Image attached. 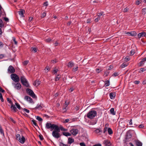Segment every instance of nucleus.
I'll return each instance as SVG.
<instances>
[{
    "label": "nucleus",
    "instance_id": "4468645a",
    "mask_svg": "<svg viewBox=\"0 0 146 146\" xmlns=\"http://www.w3.org/2000/svg\"><path fill=\"white\" fill-rule=\"evenodd\" d=\"M146 61V57L143 58L139 62V66H141L144 64L145 61Z\"/></svg>",
    "mask_w": 146,
    "mask_h": 146
},
{
    "label": "nucleus",
    "instance_id": "5701e85b",
    "mask_svg": "<svg viewBox=\"0 0 146 146\" xmlns=\"http://www.w3.org/2000/svg\"><path fill=\"white\" fill-rule=\"evenodd\" d=\"M110 113L113 115H115V113L114 111V109L113 108H111L110 110Z\"/></svg>",
    "mask_w": 146,
    "mask_h": 146
},
{
    "label": "nucleus",
    "instance_id": "680f3d73",
    "mask_svg": "<svg viewBox=\"0 0 146 146\" xmlns=\"http://www.w3.org/2000/svg\"><path fill=\"white\" fill-rule=\"evenodd\" d=\"M39 137L40 138V140H42L43 139V138L42 136V135H39Z\"/></svg>",
    "mask_w": 146,
    "mask_h": 146
},
{
    "label": "nucleus",
    "instance_id": "1a4fd4ad",
    "mask_svg": "<svg viewBox=\"0 0 146 146\" xmlns=\"http://www.w3.org/2000/svg\"><path fill=\"white\" fill-rule=\"evenodd\" d=\"M13 84L14 86V88L17 90H20L21 87V85L19 83H17L16 84L13 83Z\"/></svg>",
    "mask_w": 146,
    "mask_h": 146
},
{
    "label": "nucleus",
    "instance_id": "bb28decb",
    "mask_svg": "<svg viewBox=\"0 0 146 146\" xmlns=\"http://www.w3.org/2000/svg\"><path fill=\"white\" fill-rule=\"evenodd\" d=\"M60 130V129L61 130L64 131H67V129H65L62 126H60L59 127Z\"/></svg>",
    "mask_w": 146,
    "mask_h": 146
},
{
    "label": "nucleus",
    "instance_id": "f704fd0d",
    "mask_svg": "<svg viewBox=\"0 0 146 146\" xmlns=\"http://www.w3.org/2000/svg\"><path fill=\"white\" fill-rule=\"evenodd\" d=\"M36 119L39 121H41L42 120V119L38 116H37L36 117Z\"/></svg>",
    "mask_w": 146,
    "mask_h": 146
},
{
    "label": "nucleus",
    "instance_id": "8fccbe9b",
    "mask_svg": "<svg viewBox=\"0 0 146 146\" xmlns=\"http://www.w3.org/2000/svg\"><path fill=\"white\" fill-rule=\"evenodd\" d=\"M46 14L44 12L43 13L42 15H41V17L42 18H44L46 16Z\"/></svg>",
    "mask_w": 146,
    "mask_h": 146
},
{
    "label": "nucleus",
    "instance_id": "a19ab883",
    "mask_svg": "<svg viewBox=\"0 0 146 146\" xmlns=\"http://www.w3.org/2000/svg\"><path fill=\"white\" fill-rule=\"evenodd\" d=\"M50 69L47 66L46 68L44 69L45 70V72H47L48 71H49Z\"/></svg>",
    "mask_w": 146,
    "mask_h": 146
},
{
    "label": "nucleus",
    "instance_id": "58836bf2",
    "mask_svg": "<svg viewBox=\"0 0 146 146\" xmlns=\"http://www.w3.org/2000/svg\"><path fill=\"white\" fill-rule=\"evenodd\" d=\"M131 135L130 134H129L126 135V139H128L130 138L131 137Z\"/></svg>",
    "mask_w": 146,
    "mask_h": 146
},
{
    "label": "nucleus",
    "instance_id": "aec40b11",
    "mask_svg": "<svg viewBox=\"0 0 146 146\" xmlns=\"http://www.w3.org/2000/svg\"><path fill=\"white\" fill-rule=\"evenodd\" d=\"M74 65V63L72 62H70L68 63V66L69 68H71Z\"/></svg>",
    "mask_w": 146,
    "mask_h": 146
},
{
    "label": "nucleus",
    "instance_id": "f3484780",
    "mask_svg": "<svg viewBox=\"0 0 146 146\" xmlns=\"http://www.w3.org/2000/svg\"><path fill=\"white\" fill-rule=\"evenodd\" d=\"M74 142V139H73L69 137L68 139V143L69 144H71Z\"/></svg>",
    "mask_w": 146,
    "mask_h": 146
},
{
    "label": "nucleus",
    "instance_id": "603ef678",
    "mask_svg": "<svg viewBox=\"0 0 146 146\" xmlns=\"http://www.w3.org/2000/svg\"><path fill=\"white\" fill-rule=\"evenodd\" d=\"M13 40L14 42V44H17V42L15 38L14 37H13Z\"/></svg>",
    "mask_w": 146,
    "mask_h": 146
},
{
    "label": "nucleus",
    "instance_id": "20e7f679",
    "mask_svg": "<svg viewBox=\"0 0 146 146\" xmlns=\"http://www.w3.org/2000/svg\"><path fill=\"white\" fill-rule=\"evenodd\" d=\"M20 79L21 83L23 85L27 87L29 86L27 81L24 76H21L20 78Z\"/></svg>",
    "mask_w": 146,
    "mask_h": 146
},
{
    "label": "nucleus",
    "instance_id": "69168bd1",
    "mask_svg": "<svg viewBox=\"0 0 146 146\" xmlns=\"http://www.w3.org/2000/svg\"><path fill=\"white\" fill-rule=\"evenodd\" d=\"M107 128L106 127H105L104 129L103 132L104 133H105V132L107 131Z\"/></svg>",
    "mask_w": 146,
    "mask_h": 146
},
{
    "label": "nucleus",
    "instance_id": "c756f323",
    "mask_svg": "<svg viewBox=\"0 0 146 146\" xmlns=\"http://www.w3.org/2000/svg\"><path fill=\"white\" fill-rule=\"evenodd\" d=\"M95 131L97 133H98L102 132V131L99 129H97L95 130Z\"/></svg>",
    "mask_w": 146,
    "mask_h": 146
},
{
    "label": "nucleus",
    "instance_id": "a211bd4d",
    "mask_svg": "<svg viewBox=\"0 0 146 146\" xmlns=\"http://www.w3.org/2000/svg\"><path fill=\"white\" fill-rule=\"evenodd\" d=\"M135 143L136 146H142V143L139 140L136 141Z\"/></svg>",
    "mask_w": 146,
    "mask_h": 146
},
{
    "label": "nucleus",
    "instance_id": "a18cd8bd",
    "mask_svg": "<svg viewBox=\"0 0 146 146\" xmlns=\"http://www.w3.org/2000/svg\"><path fill=\"white\" fill-rule=\"evenodd\" d=\"M67 110V107H66L64 105V106L63 108V110L64 111V112L66 111Z\"/></svg>",
    "mask_w": 146,
    "mask_h": 146
},
{
    "label": "nucleus",
    "instance_id": "412c9836",
    "mask_svg": "<svg viewBox=\"0 0 146 146\" xmlns=\"http://www.w3.org/2000/svg\"><path fill=\"white\" fill-rule=\"evenodd\" d=\"M110 96L111 99H113L115 98V94L111 93L110 94Z\"/></svg>",
    "mask_w": 146,
    "mask_h": 146
},
{
    "label": "nucleus",
    "instance_id": "c85d7f7f",
    "mask_svg": "<svg viewBox=\"0 0 146 146\" xmlns=\"http://www.w3.org/2000/svg\"><path fill=\"white\" fill-rule=\"evenodd\" d=\"M110 85V82L108 80L106 81L105 82V86L106 87Z\"/></svg>",
    "mask_w": 146,
    "mask_h": 146
},
{
    "label": "nucleus",
    "instance_id": "9b49d317",
    "mask_svg": "<svg viewBox=\"0 0 146 146\" xmlns=\"http://www.w3.org/2000/svg\"><path fill=\"white\" fill-rule=\"evenodd\" d=\"M125 34H127L128 35H130L131 36H135L137 35L135 31H131L128 32H125Z\"/></svg>",
    "mask_w": 146,
    "mask_h": 146
},
{
    "label": "nucleus",
    "instance_id": "3c124183",
    "mask_svg": "<svg viewBox=\"0 0 146 146\" xmlns=\"http://www.w3.org/2000/svg\"><path fill=\"white\" fill-rule=\"evenodd\" d=\"M45 41L47 42H49L51 41V39L50 38H48L47 39H45Z\"/></svg>",
    "mask_w": 146,
    "mask_h": 146
},
{
    "label": "nucleus",
    "instance_id": "c9c22d12",
    "mask_svg": "<svg viewBox=\"0 0 146 146\" xmlns=\"http://www.w3.org/2000/svg\"><path fill=\"white\" fill-rule=\"evenodd\" d=\"M103 12H102L100 13H98L97 14V16L99 18V17H100L101 16H103Z\"/></svg>",
    "mask_w": 146,
    "mask_h": 146
},
{
    "label": "nucleus",
    "instance_id": "5fc2aeb1",
    "mask_svg": "<svg viewBox=\"0 0 146 146\" xmlns=\"http://www.w3.org/2000/svg\"><path fill=\"white\" fill-rule=\"evenodd\" d=\"M29 97L28 96H26L25 97L24 99L27 100L28 101V100L29 99Z\"/></svg>",
    "mask_w": 146,
    "mask_h": 146
},
{
    "label": "nucleus",
    "instance_id": "13d9d810",
    "mask_svg": "<svg viewBox=\"0 0 146 146\" xmlns=\"http://www.w3.org/2000/svg\"><path fill=\"white\" fill-rule=\"evenodd\" d=\"M125 61L127 62L129 61L130 60L129 57V56L126 57L125 58Z\"/></svg>",
    "mask_w": 146,
    "mask_h": 146
},
{
    "label": "nucleus",
    "instance_id": "6e6d98bb",
    "mask_svg": "<svg viewBox=\"0 0 146 146\" xmlns=\"http://www.w3.org/2000/svg\"><path fill=\"white\" fill-rule=\"evenodd\" d=\"M128 10V8L126 7L124 9V10H123V12L124 13L126 12Z\"/></svg>",
    "mask_w": 146,
    "mask_h": 146
},
{
    "label": "nucleus",
    "instance_id": "f8f14e48",
    "mask_svg": "<svg viewBox=\"0 0 146 146\" xmlns=\"http://www.w3.org/2000/svg\"><path fill=\"white\" fill-rule=\"evenodd\" d=\"M146 35V33L145 32H142L139 33L138 35V37L139 38H140L142 37H143Z\"/></svg>",
    "mask_w": 146,
    "mask_h": 146
},
{
    "label": "nucleus",
    "instance_id": "4be33fe9",
    "mask_svg": "<svg viewBox=\"0 0 146 146\" xmlns=\"http://www.w3.org/2000/svg\"><path fill=\"white\" fill-rule=\"evenodd\" d=\"M62 134L63 135L67 137L71 135V134L68 132H63Z\"/></svg>",
    "mask_w": 146,
    "mask_h": 146
},
{
    "label": "nucleus",
    "instance_id": "bf43d9fd",
    "mask_svg": "<svg viewBox=\"0 0 146 146\" xmlns=\"http://www.w3.org/2000/svg\"><path fill=\"white\" fill-rule=\"evenodd\" d=\"M118 75V74L117 72H115L114 73H113V75L112 76H117Z\"/></svg>",
    "mask_w": 146,
    "mask_h": 146
},
{
    "label": "nucleus",
    "instance_id": "c03bdc74",
    "mask_svg": "<svg viewBox=\"0 0 146 146\" xmlns=\"http://www.w3.org/2000/svg\"><path fill=\"white\" fill-rule=\"evenodd\" d=\"M127 66V65L126 64H125L124 63H123V64H121L120 67H121V68H123L126 67V66Z\"/></svg>",
    "mask_w": 146,
    "mask_h": 146
},
{
    "label": "nucleus",
    "instance_id": "423d86ee",
    "mask_svg": "<svg viewBox=\"0 0 146 146\" xmlns=\"http://www.w3.org/2000/svg\"><path fill=\"white\" fill-rule=\"evenodd\" d=\"M57 126L54 124H51L50 123H47L46 125V128L47 129L50 128L51 130L52 131Z\"/></svg>",
    "mask_w": 146,
    "mask_h": 146
},
{
    "label": "nucleus",
    "instance_id": "393cba45",
    "mask_svg": "<svg viewBox=\"0 0 146 146\" xmlns=\"http://www.w3.org/2000/svg\"><path fill=\"white\" fill-rule=\"evenodd\" d=\"M142 14L143 15H145L146 13V8H144L143 9L141 10Z\"/></svg>",
    "mask_w": 146,
    "mask_h": 146
},
{
    "label": "nucleus",
    "instance_id": "de8ad7c7",
    "mask_svg": "<svg viewBox=\"0 0 146 146\" xmlns=\"http://www.w3.org/2000/svg\"><path fill=\"white\" fill-rule=\"evenodd\" d=\"M32 121L33 122V124L35 126H36L37 125L36 123V121L35 120H32Z\"/></svg>",
    "mask_w": 146,
    "mask_h": 146
},
{
    "label": "nucleus",
    "instance_id": "864d4df0",
    "mask_svg": "<svg viewBox=\"0 0 146 146\" xmlns=\"http://www.w3.org/2000/svg\"><path fill=\"white\" fill-rule=\"evenodd\" d=\"M23 110L26 112L27 113H29V111L26 108H24L23 109Z\"/></svg>",
    "mask_w": 146,
    "mask_h": 146
},
{
    "label": "nucleus",
    "instance_id": "37998d69",
    "mask_svg": "<svg viewBox=\"0 0 146 146\" xmlns=\"http://www.w3.org/2000/svg\"><path fill=\"white\" fill-rule=\"evenodd\" d=\"M78 66H76V68H73L72 71L73 72H75V71L78 70Z\"/></svg>",
    "mask_w": 146,
    "mask_h": 146
},
{
    "label": "nucleus",
    "instance_id": "473e14b6",
    "mask_svg": "<svg viewBox=\"0 0 146 146\" xmlns=\"http://www.w3.org/2000/svg\"><path fill=\"white\" fill-rule=\"evenodd\" d=\"M3 26L4 25L3 21L1 19H0V27L2 28L3 27Z\"/></svg>",
    "mask_w": 146,
    "mask_h": 146
},
{
    "label": "nucleus",
    "instance_id": "338daca9",
    "mask_svg": "<svg viewBox=\"0 0 146 146\" xmlns=\"http://www.w3.org/2000/svg\"><path fill=\"white\" fill-rule=\"evenodd\" d=\"M5 90L2 89V88L0 86V92H1L2 93H3L5 92Z\"/></svg>",
    "mask_w": 146,
    "mask_h": 146
},
{
    "label": "nucleus",
    "instance_id": "4c0bfd02",
    "mask_svg": "<svg viewBox=\"0 0 146 146\" xmlns=\"http://www.w3.org/2000/svg\"><path fill=\"white\" fill-rule=\"evenodd\" d=\"M29 63L28 60H25L23 62V64L24 65H27Z\"/></svg>",
    "mask_w": 146,
    "mask_h": 146
},
{
    "label": "nucleus",
    "instance_id": "f257e3e1",
    "mask_svg": "<svg viewBox=\"0 0 146 146\" xmlns=\"http://www.w3.org/2000/svg\"><path fill=\"white\" fill-rule=\"evenodd\" d=\"M54 130L52 131V135L53 136L56 138H58L60 137V129L57 126L55 128L53 129Z\"/></svg>",
    "mask_w": 146,
    "mask_h": 146
},
{
    "label": "nucleus",
    "instance_id": "09e8293b",
    "mask_svg": "<svg viewBox=\"0 0 146 146\" xmlns=\"http://www.w3.org/2000/svg\"><path fill=\"white\" fill-rule=\"evenodd\" d=\"M7 101H8L10 104H13L12 101H11V99L10 98H7Z\"/></svg>",
    "mask_w": 146,
    "mask_h": 146
},
{
    "label": "nucleus",
    "instance_id": "e433bc0d",
    "mask_svg": "<svg viewBox=\"0 0 146 146\" xmlns=\"http://www.w3.org/2000/svg\"><path fill=\"white\" fill-rule=\"evenodd\" d=\"M16 106H17V107L19 110L21 109V107L19 104L17 103H15Z\"/></svg>",
    "mask_w": 146,
    "mask_h": 146
},
{
    "label": "nucleus",
    "instance_id": "7c9ffc66",
    "mask_svg": "<svg viewBox=\"0 0 146 146\" xmlns=\"http://www.w3.org/2000/svg\"><path fill=\"white\" fill-rule=\"evenodd\" d=\"M135 52V50L133 49L130 52V55L131 56L133 55Z\"/></svg>",
    "mask_w": 146,
    "mask_h": 146
},
{
    "label": "nucleus",
    "instance_id": "2eb2a0df",
    "mask_svg": "<svg viewBox=\"0 0 146 146\" xmlns=\"http://www.w3.org/2000/svg\"><path fill=\"white\" fill-rule=\"evenodd\" d=\"M40 83V82L38 80H36L34 82L33 84L35 86H37L39 85Z\"/></svg>",
    "mask_w": 146,
    "mask_h": 146
},
{
    "label": "nucleus",
    "instance_id": "0eeeda50",
    "mask_svg": "<svg viewBox=\"0 0 146 146\" xmlns=\"http://www.w3.org/2000/svg\"><path fill=\"white\" fill-rule=\"evenodd\" d=\"M26 91L33 98H36V96L34 93L33 91L31 89L29 88H27L26 90Z\"/></svg>",
    "mask_w": 146,
    "mask_h": 146
},
{
    "label": "nucleus",
    "instance_id": "a878e982",
    "mask_svg": "<svg viewBox=\"0 0 146 146\" xmlns=\"http://www.w3.org/2000/svg\"><path fill=\"white\" fill-rule=\"evenodd\" d=\"M108 132L109 135H111L113 133L112 130L110 128H109L108 129Z\"/></svg>",
    "mask_w": 146,
    "mask_h": 146
},
{
    "label": "nucleus",
    "instance_id": "0e129e2a",
    "mask_svg": "<svg viewBox=\"0 0 146 146\" xmlns=\"http://www.w3.org/2000/svg\"><path fill=\"white\" fill-rule=\"evenodd\" d=\"M144 126L143 124H141L139 126V127L140 128H143Z\"/></svg>",
    "mask_w": 146,
    "mask_h": 146
},
{
    "label": "nucleus",
    "instance_id": "f03ea898",
    "mask_svg": "<svg viewBox=\"0 0 146 146\" xmlns=\"http://www.w3.org/2000/svg\"><path fill=\"white\" fill-rule=\"evenodd\" d=\"M97 115V112L94 110H91L87 114V117L90 119H93Z\"/></svg>",
    "mask_w": 146,
    "mask_h": 146
},
{
    "label": "nucleus",
    "instance_id": "dca6fc26",
    "mask_svg": "<svg viewBox=\"0 0 146 146\" xmlns=\"http://www.w3.org/2000/svg\"><path fill=\"white\" fill-rule=\"evenodd\" d=\"M104 144L106 146H109L111 145V143L108 140H105L104 142Z\"/></svg>",
    "mask_w": 146,
    "mask_h": 146
},
{
    "label": "nucleus",
    "instance_id": "ddd939ff",
    "mask_svg": "<svg viewBox=\"0 0 146 146\" xmlns=\"http://www.w3.org/2000/svg\"><path fill=\"white\" fill-rule=\"evenodd\" d=\"M24 12H25V11L23 9H21L20 11H19V14L21 17H24L23 15Z\"/></svg>",
    "mask_w": 146,
    "mask_h": 146
},
{
    "label": "nucleus",
    "instance_id": "774afa93",
    "mask_svg": "<svg viewBox=\"0 0 146 146\" xmlns=\"http://www.w3.org/2000/svg\"><path fill=\"white\" fill-rule=\"evenodd\" d=\"M113 68V66L111 65H110L108 67V70H109L112 69Z\"/></svg>",
    "mask_w": 146,
    "mask_h": 146
},
{
    "label": "nucleus",
    "instance_id": "39448f33",
    "mask_svg": "<svg viewBox=\"0 0 146 146\" xmlns=\"http://www.w3.org/2000/svg\"><path fill=\"white\" fill-rule=\"evenodd\" d=\"M11 79L14 82H18L20 79L18 75L15 74H13L11 75Z\"/></svg>",
    "mask_w": 146,
    "mask_h": 146
},
{
    "label": "nucleus",
    "instance_id": "9d476101",
    "mask_svg": "<svg viewBox=\"0 0 146 146\" xmlns=\"http://www.w3.org/2000/svg\"><path fill=\"white\" fill-rule=\"evenodd\" d=\"M8 72L9 73H12L15 72V69L11 66H10L8 69Z\"/></svg>",
    "mask_w": 146,
    "mask_h": 146
},
{
    "label": "nucleus",
    "instance_id": "4d7b16f0",
    "mask_svg": "<svg viewBox=\"0 0 146 146\" xmlns=\"http://www.w3.org/2000/svg\"><path fill=\"white\" fill-rule=\"evenodd\" d=\"M0 133H1L2 134V135L4 136V131L2 129H1L0 130Z\"/></svg>",
    "mask_w": 146,
    "mask_h": 146
},
{
    "label": "nucleus",
    "instance_id": "6ab92c4d",
    "mask_svg": "<svg viewBox=\"0 0 146 146\" xmlns=\"http://www.w3.org/2000/svg\"><path fill=\"white\" fill-rule=\"evenodd\" d=\"M11 104V109L12 110H13L14 112H16L17 110L16 108L15 107V106L13 104Z\"/></svg>",
    "mask_w": 146,
    "mask_h": 146
},
{
    "label": "nucleus",
    "instance_id": "052dcab7",
    "mask_svg": "<svg viewBox=\"0 0 146 146\" xmlns=\"http://www.w3.org/2000/svg\"><path fill=\"white\" fill-rule=\"evenodd\" d=\"M80 145L81 146H86L84 143L83 142L80 143Z\"/></svg>",
    "mask_w": 146,
    "mask_h": 146
},
{
    "label": "nucleus",
    "instance_id": "ea45409f",
    "mask_svg": "<svg viewBox=\"0 0 146 146\" xmlns=\"http://www.w3.org/2000/svg\"><path fill=\"white\" fill-rule=\"evenodd\" d=\"M0 99L2 102H3L4 101L3 99V96L2 94L0 92Z\"/></svg>",
    "mask_w": 146,
    "mask_h": 146
},
{
    "label": "nucleus",
    "instance_id": "49530a36",
    "mask_svg": "<svg viewBox=\"0 0 146 146\" xmlns=\"http://www.w3.org/2000/svg\"><path fill=\"white\" fill-rule=\"evenodd\" d=\"M60 78V76L59 75H58L56 78L55 81H56L58 80Z\"/></svg>",
    "mask_w": 146,
    "mask_h": 146
},
{
    "label": "nucleus",
    "instance_id": "cd10ccee",
    "mask_svg": "<svg viewBox=\"0 0 146 146\" xmlns=\"http://www.w3.org/2000/svg\"><path fill=\"white\" fill-rule=\"evenodd\" d=\"M142 1L141 0H137L135 2V4L137 5H139Z\"/></svg>",
    "mask_w": 146,
    "mask_h": 146
},
{
    "label": "nucleus",
    "instance_id": "2f4dec72",
    "mask_svg": "<svg viewBox=\"0 0 146 146\" xmlns=\"http://www.w3.org/2000/svg\"><path fill=\"white\" fill-rule=\"evenodd\" d=\"M60 146H70L67 144H65L62 142H60L59 143Z\"/></svg>",
    "mask_w": 146,
    "mask_h": 146
},
{
    "label": "nucleus",
    "instance_id": "b1692460",
    "mask_svg": "<svg viewBox=\"0 0 146 146\" xmlns=\"http://www.w3.org/2000/svg\"><path fill=\"white\" fill-rule=\"evenodd\" d=\"M42 108V106L40 104H38L35 108L36 109H41Z\"/></svg>",
    "mask_w": 146,
    "mask_h": 146
},
{
    "label": "nucleus",
    "instance_id": "6e6552de",
    "mask_svg": "<svg viewBox=\"0 0 146 146\" xmlns=\"http://www.w3.org/2000/svg\"><path fill=\"white\" fill-rule=\"evenodd\" d=\"M70 131L71 133V135L75 136L78 133V131L77 129H71Z\"/></svg>",
    "mask_w": 146,
    "mask_h": 146
},
{
    "label": "nucleus",
    "instance_id": "72a5a7b5",
    "mask_svg": "<svg viewBox=\"0 0 146 146\" xmlns=\"http://www.w3.org/2000/svg\"><path fill=\"white\" fill-rule=\"evenodd\" d=\"M70 104V102L69 101L67 102V101H66L65 103L64 104V106H65L66 107H67L68 105Z\"/></svg>",
    "mask_w": 146,
    "mask_h": 146
},
{
    "label": "nucleus",
    "instance_id": "e2e57ef3",
    "mask_svg": "<svg viewBox=\"0 0 146 146\" xmlns=\"http://www.w3.org/2000/svg\"><path fill=\"white\" fill-rule=\"evenodd\" d=\"M28 101L30 103H32L33 102L32 99L30 97H29V99L28 100Z\"/></svg>",
    "mask_w": 146,
    "mask_h": 146
},
{
    "label": "nucleus",
    "instance_id": "79ce46f5",
    "mask_svg": "<svg viewBox=\"0 0 146 146\" xmlns=\"http://www.w3.org/2000/svg\"><path fill=\"white\" fill-rule=\"evenodd\" d=\"M31 49L33 51H34L35 52H37V48H36L32 47Z\"/></svg>",
    "mask_w": 146,
    "mask_h": 146
},
{
    "label": "nucleus",
    "instance_id": "7ed1b4c3",
    "mask_svg": "<svg viewBox=\"0 0 146 146\" xmlns=\"http://www.w3.org/2000/svg\"><path fill=\"white\" fill-rule=\"evenodd\" d=\"M16 139L20 143L23 144L25 142V139L24 136H22L21 137L20 135L19 134H17L16 135Z\"/></svg>",
    "mask_w": 146,
    "mask_h": 146
}]
</instances>
